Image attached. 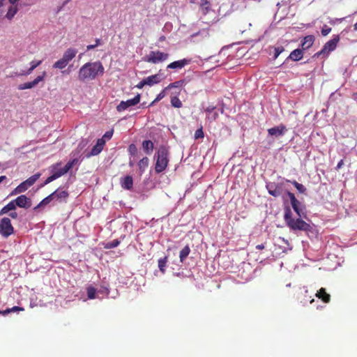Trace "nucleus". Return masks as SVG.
I'll list each match as a JSON object with an SVG mask.
<instances>
[{
	"instance_id": "nucleus-1",
	"label": "nucleus",
	"mask_w": 357,
	"mask_h": 357,
	"mask_svg": "<svg viewBox=\"0 0 357 357\" xmlns=\"http://www.w3.org/2000/svg\"><path fill=\"white\" fill-rule=\"evenodd\" d=\"M287 195L290 199L293 209L299 218L294 219L292 217L291 208L289 207H286L284 208V220L287 226L292 231H310L311 229L310 224L301 218L304 213L301 203L296 198L294 193L288 192Z\"/></svg>"
},
{
	"instance_id": "nucleus-2",
	"label": "nucleus",
	"mask_w": 357,
	"mask_h": 357,
	"mask_svg": "<svg viewBox=\"0 0 357 357\" xmlns=\"http://www.w3.org/2000/svg\"><path fill=\"white\" fill-rule=\"evenodd\" d=\"M104 67L101 62H88L83 65L78 72V79L81 82L93 80L98 75H102Z\"/></svg>"
},
{
	"instance_id": "nucleus-3",
	"label": "nucleus",
	"mask_w": 357,
	"mask_h": 357,
	"mask_svg": "<svg viewBox=\"0 0 357 357\" xmlns=\"http://www.w3.org/2000/svg\"><path fill=\"white\" fill-rule=\"evenodd\" d=\"M155 171L157 174L164 172L169 162V151L165 146H160L154 155Z\"/></svg>"
},
{
	"instance_id": "nucleus-4",
	"label": "nucleus",
	"mask_w": 357,
	"mask_h": 357,
	"mask_svg": "<svg viewBox=\"0 0 357 357\" xmlns=\"http://www.w3.org/2000/svg\"><path fill=\"white\" fill-rule=\"evenodd\" d=\"M169 57V54L160 51H151L146 56L145 61L151 63H158L167 60Z\"/></svg>"
},
{
	"instance_id": "nucleus-5",
	"label": "nucleus",
	"mask_w": 357,
	"mask_h": 357,
	"mask_svg": "<svg viewBox=\"0 0 357 357\" xmlns=\"http://www.w3.org/2000/svg\"><path fill=\"white\" fill-rule=\"evenodd\" d=\"M14 233V228L11 224V221L8 218H3L0 222V234L8 238Z\"/></svg>"
},
{
	"instance_id": "nucleus-6",
	"label": "nucleus",
	"mask_w": 357,
	"mask_h": 357,
	"mask_svg": "<svg viewBox=\"0 0 357 357\" xmlns=\"http://www.w3.org/2000/svg\"><path fill=\"white\" fill-rule=\"evenodd\" d=\"M340 40V37L338 35L334 36L333 38L328 41L322 48V50L318 52H317L314 56H319L322 54L329 53L331 51H333Z\"/></svg>"
},
{
	"instance_id": "nucleus-7",
	"label": "nucleus",
	"mask_w": 357,
	"mask_h": 357,
	"mask_svg": "<svg viewBox=\"0 0 357 357\" xmlns=\"http://www.w3.org/2000/svg\"><path fill=\"white\" fill-rule=\"evenodd\" d=\"M141 96L137 94L133 98L127 100L126 101H121L116 107V110L119 112L125 111L128 107L137 105L140 101Z\"/></svg>"
},
{
	"instance_id": "nucleus-8",
	"label": "nucleus",
	"mask_w": 357,
	"mask_h": 357,
	"mask_svg": "<svg viewBox=\"0 0 357 357\" xmlns=\"http://www.w3.org/2000/svg\"><path fill=\"white\" fill-rule=\"evenodd\" d=\"M52 195H53V205H54L55 203L66 202L69 197V193L66 190H60L59 189H57L52 193Z\"/></svg>"
},
{
	"instance_id": "nucleus-9",
	"label": "nucleus",
	"mask_w": 357,
	"mask_h": 357,
	"mask_svg": "<svg viewBox=\"0 0 357 357\" xmlns=\"http://www.w3.org/2000/svg\"><path fill=\"white\" fill-rule=\"evenodd\" d=\"M15 206H17L20 208H29L31 206V199L26 195H20L15 200Z\"/></svg>"
},
{
	"instance_id": "nucleus-10",
	"label": "nucleus",
	"mask_w": 357,
	"mask_h": 357,
	"mask_svg": "<svg viewBox=\"0 0 357 357\" xmlns=\"http://www.w3.org/2000/svg\"><path fill=\"white\" fill-rule=\"evenodd\" d=\"M105 144V140L103 139H98L96 144L91 149V151L86 155V158L98 155Z\"/></svg>"
},
{
	"instance_id": "nucleus-11",
	"label": "nucleus",
	"mask_w": 357,
	"mask_h": 357,
	"mask_svg": "<svg viewBox=\"0 0 357 357\" xmlns=\"http://www.w3.org/2000/svg\"><path fill=\"white\" fill-rule=\"evenodd\" d=\"M45 73H43V75L38 76L34 80L29 82H25L24 84H21L18 86L19 90H24V89H29L34 87L36 86L40 81H42L44 79V75Z\"/></svg>"
},
{
	"instance_id": "nucleus-12",
	"label": "nucleus",
	"mask_w": 357,
	"mask_h": 357,
	"mask_svg": "<svg viewBox=\"0 0 357 357\" xmlns=\"http://www.w3.org/2000/svg\"><path fill=\"white\" fill-rule=\"evenodd\" d=\"M191 62L190 59H183L181 60L175 61L169 63L167 68L170 69H181L185 66L190 64Z\"/></svg>"
},
{
	"instance_id": "nucleus-13",
	"label": "nucleus",
	"mask_w": 357,
	"mask_h": 357,
	"mask_svg": "<svg viewBox=\"0 0 357 357\" xmlns=\"http://www.w3.org/2000/svg\"><path fill=\"white\" fill-rule=\"evenodd\" d=\"M287 130L286 127L283 124L268 129V135L276 137L282 136Z\"/></svg>"
},
{
	"instance_id": "nucleus-14",
	"label": "nucleus",
	"mask_w": 357,
	"mask_h": 357,
	"mask_svg": "<svg viewBox=\"0 0 357 357\" xmlns=\"http://www.w3.org/2000/svg\"><path fill=\"white\" fill-rule=\"evenodd\" d=\"M121 186L125 190H131L133 187V179L131 176H126L121 178Z\"/></svg>"
},
{
	"instance_id": "nucleus-15",
	"label": "nucleus",
	"mask_w": 357,
	"mask_h": 357,
	"mask_svg": "<svg viewBox=\"0 0 357 357\" xmlns=\"http://www.w3.org/2000/svg\"><path fill=\"white\" fill-rule=\"evenodd\" d=\"M77 53V50L76 49L72 47L68 48L63 53L62 59L65 60L67 63H69L75 57Z\"/></svg>"
},
{
	"instance_id": "nucleus-16",
	"label": "nucleus",
	"mask_w": 357,
	"mask_h": 357,
	"mask_svg": "<svg viewBox=\"0 0 357 357\" xmlns=\"http://www.w3.org/2000/svg\"><path fill=\"white\" fill-rule=\"evenodd\" d=\"M314 36L312 35H308L303 38L301 44L303 50H307L312 46L314 42Z\"/></svg>"
},
{
	"instance_id": "nucleus-17",
	"label": "nucleus",
	"mask_w": 357,
	"mask_h": 357,
	"mask_svg": "<svg viewBox=\"0 0 357 357\" xmlns=\"http://www.w3.org/2000/svg\"><path fill=\"white\" fill-rule=\"evenodd\" d=\"M200 10L203 15H206L211 10V3L208 0H199L198 2Z\"/></svg>"
},
{
	"instance_id": "nucleus-18",
	"label": "nucleus",
	"mask_w": 357,
	"mask_h": 357,
	"mask_svg": "<svg viewBox=\"0 0 357 357\" xmlns=\"http://www.w3.org/2000/svg\"><path fill=\"white\" fill-rule=\"evenodd\" d=\"M303 56V50L301 49H296L291 52L287 59H291L294 61H298L302 59Z\"/></svg>"
},
{
	"instance_id": "nucleus-19",
	"label": "nucleus",
	"mask_w": 357,
	"mask_h": 357,
	"mask_svg": "<svg viewBox=\"0 0 357 357\" xmlns=\"http://www.w3.org/2000/svg\"><path fill=\"white\" fill-rule=\"evenodd\" d=\"M50 203H52V204L54 203L53 195H52V193L50 195H48L47 197H46L45 198H44L37 206H36L33 208V210L37 211V210L40 209V208L50 204Z\"/></svg>"
},
{
	"instance_id": "nucleus-20",
	"label": "nucleus",
	"mask_w": 357,
	"mask_h": 357,
	"mask_svg": "<svg viewBox=\"0 0 357 357\" xmlns=\"http://www.w3.org/2000/svg\"><path fill=\"white\" fill-rule=\"evenodd\" d=\"M29 188L27 184H26L25 181L21 183L19 185H17L10 193L11 196L22 193L25 192Z\"/></svg>"
},
{
	"instance_id": "nucleus-21",
	"label": "nucleus",
	"mask_w": 357,
	"mask_h": 357,
	"mask_svg": "<svg viewBox=\"0 0 357 357\" xmlns=\"http://www.w3.org/2000/svg\"><path fill=\"white\" fill-rule=\"evenodd\" d=\"M316 296L321 299L324 303H328L331 299V296L328 294L326 293V289L324 288H321L317 293L316 294Z\"/></svg>"
},
{
	"instance_id": "nucleus-22",
	"label": "nucleus",
	"mask_w": 357,
	"mask_h": 357,
	"mask_svg": "<svg viewBox=\"0 0 357 357\" xmlns=\"http://www.w3.org/2000/svg\"><path fill=\"white\" fill-rule=\"evenodd\" d=\"M142 148L146 154L150 155L153 150L154 145H153V143L152 142V141L144 140L142 142Z\"/></svg>"
},
{
	"instance_id": "nucleus-23",
	"label": "nucleus",
	"mask_w": 357,
	"mask_h": 357,
	"mask_svg": "<svg viewBox=\"0 0 357 357\" xmlns=\"http://www.w3.org/2000/svg\"><path fill=\"white\" fill-rule=\"evenodd\" d=\"M15 208H16V207H15V201L12 200L11 202H10L8 204H6L4 207H3L1 208V210L0 211V215L6 214L10 211L15 210Z\"/></svg>"
},
{
	"instance_id": "nucleus-24",
	"label": "nucleus",
	"mask_w": 357,
	"mask_h": 357,
	"mask_svg": "<svg viewBox=\"0 0 357 357\" xmlns=\"http://www.w3.org/2000/svg\"><path fill=\"white\" fill-rule=\"evenodd\" d=\"M266 188L268 189V193L275 197H279L281 194L280 189L278 187L274 188L273 184L267 185Z\"/></svg>"
},
{
	"instance_id": "nucleus-25",
	"label": "nucleus",
	"mask_w": 357,
	"mask_h": 357,
	"mask_svg": "<svg viewBox=\"0 0 357 357\" xmlns=\"http://www.w3.org/2000/svg\"><path fill=\"white\" fill-rule=\"evenodd\" d=\"M146 82V84L149 86H152L155 84H158L160 82V79L158 75H153L147 77L144 79Z\"/></svg>"
},
{
	"instance_id": "nucleus-26",
	"label": "nucleus",
	"mask_w": 357,
	"mask_h": 357,
	"mask_svg": "<svg viewBox=\"0 0 357 357\" xmlns=\"http://www.w3.org/2000/svg\"><path fill=\"white\" fill-rule=\"evenodd\" d=\"M149 162V158L147 157H144L142 159H141L139 161L138 167H139V171H140L141 174L144 172L146 169L148 167Z\"/></svg>"
},
{
	"instance_id": "nucleus-27",
	"label": "nucleus",
	"mask_w": 357,
	"mask_h": 357,
	"mask_svg": "<svg viewBox=\"0 0 357 357\" xmlns=\"http://www.w3.org/2000/svg\"><path fill=\"white\" fill-rule=\"evenodd\" d=\"M190 252V248L188 245H185L180 252L179 258L181 262L187 258Z\"/></svg>"
},
{
	"instance_id": "nucleus-28",
	"label": "nucleus",
	"mask_w": 357,
	"mask_h": 357,
	"mask_svg": "<svg viewBox=\"0 0 357 357\" xmlns=\"http://www.w3.org/2000/svg\"><path fill=\"white\" fill-rule=\"evenodd\" d=\"M167 261L168 256H165L163 258H160L158 259V268L162 273H165V267Z\"/></svg>"
},
{
	"instance_id": "nucleus-29",
	"label": "nucleus",
	"mask_w": 357,
	"mask_h": 357,
	"mask_svg": "<svg viewBox=\"0 0 357 357\" xmlns=\"http://www.w3.org/2000/svg\"><path fill=\"white\" fill-rule=\"evenodd\" d=\"M40 175L41 174L40 173H36L28 178L24 181L26 182V184H27V185H29L30 188L36 182V181L40 178Z\"/></svg>"
},
{
	"instance_id": "nucleus-30",
	"label": "nucleus",
	"mask_w": 357,
	"mask_h": 357,
	"mask_svg": "<svg viewBox=\"0 0 357 357\" xmlns=\"http://www.w3.org/2000/svg\"><path fill=\"white\" fill-rule=\"evenodd\" d=\"M68 64V63H67L65 60L61 58L54 63L53 68L57 69H63L67 66Z\"/></svg>"
},
{
	"instance_id": "nucleus-31",
	"label": "nucleus",
	"mask_w": 357,
	"mask_h": 357,
	"mask_svg": "<svg viewBox=\"0 0 357 357\" xmlns=\"http://www.w3.org/2000/svg\"><path fill=\"white\" fill-rule=\"evenodd\" d=\"M185 84V81L184 79H181L173 83L169 84L165 89H171L172 88H178L183 86Z\"/></svg>"
},
{
	"instance_id": "nucleus-32",
	"label": "nucleus",
	"mask_w": 357,
	"mask_h": 357,
	"mask_svg": "<svg viewBox=\"0 0 357 357\" xmlns=\"http://www.w3.org/2000/svg\"><path fill=\"white\" fill-rule=\"evenodd\" d=\"M17 8L16 6H10L6 13V17L8 19V20H12L13 17L15 16V15L17 13Z\"/></svg>"
},
{
	"instance_id": "nucleus-33",
	"label": "nucleus",
	"mask_w": 357,
	"mask_h": 357,
	"mask_svg": "<svg viewBox=\"0 0 357 357\" xmlns=\"http://www.w3.org/2000/svg\"><path fill=\"white\" fill-rule=\"evenodd\" d=\"M41 63L42 61H32L30 63L31 67L29 68V69L22 75H29L36 68L40 66Z\"/></svg>"
},
{
	"instance_id": "nucleus-34",
	"label": "nucleus",
	"mask_w": 357,
	"mask_h": 357,
	"mask_svg": "<svg viewBox=\"0 0 357 357\" xmlns=\"http://www.w3.org/2000/svg\"><path fill=\"white\" fill-rule=\"evenodd\" d=\"M171 105L172 107L176 108H181L183 106L182 102L177 96L172 97Z\"/></svg>"
},
{
	"instance_id": "nucleus-35",
	"label": "nucleus",
	"mask_w": 357,
	"mask_h": 357,
	"mask_svg": "<svg viewBox=\"0 0 357 357\" xmlns=\"http://www.w3.org/2000/svg\"><path fill=\"white\" fill-rule=\"evenodd\" d=\"M68 171H69V169L65 165L64 167L56 170L53 174H54L55 176H56V178H58L60 176L66 174Z\"/></svg>"
},
{
	"instance_id": "nucleus-36",
	"label": "nucleus",
	"mask_w": 357,
	"mask_h": 357,
	"mask_svg": "<svg viewBox=\"0 0 357 357\" xmlns=\"http://www.w3.org/2000/svg\"><path fill=\"white\" fill-rule=\"evenodd\" d=\"M291 183L294 185V187L297 189V190L301 193H305L306 191L305 187L301 184L298 183L296 181L291 182Z\"/></svg>"
},
{
	"instance_id": "nucleus-37",
	"label": "nucleus",
	"mask_w": 357,
	"mask_h": 357,
	"mask_svg": "<svg viewBox=\"0 0 357 357\" xmlns=\"http://www.w3.org/2000/svg\"><path fill=\"white\" fill-rule=\"evenodd\" d=\"M87 296L89 299H93L96 297V289L93 287H89L86 289Z\"/></svg>"
},
{
	"instance_id": "nucleus-38",
	"label": "nucleus",
	"mask_w": 357,
	"mask_h": 357,
	"mask_svg": "<svg viewBox=\"0 0 357 357\" xmlns=\"http://www.w3.org/2000/svg\"><path fill=\"white\" fill-rule=\"evenodd\" d=\"M167 89H165V88L159 93L158 94L157 97L155 98V100L149 105V106H152L153 105L155 102L160 101V100H162L163 98L165 97L166 96V93H165V91Z\"/></svg>"
},
{
	"instance_id": "nucleus-39",
	"label": "nucleus",
	"mask_w": 357,
	"mask_h": 357,
	"mask_svg": "<svg viewBox=\"0 0 357 357\" xmlns=\"http://www.w3.org/2000/svg\"><path fill=\"white\" fill-rule=\"evenodd\" d=\"M204 135L203 129H202V127H201L200 128L197 129L195 131V139H202V138H204Z\"/></svg>"
},
{
	"instance_id": "nucleus-40",
	"label": "nucleus",
	"mask_w": 357,
	"mask_h": 357,
	"mask_svg": "<svg viewBox=\"0 0 357 357\" xmlns=\"http://www.w3.org/2000/svg\"><path fill=\"white\" fill-rule=\"evenodd\" d=\"M120 243V241L117 239H115L107 244L105 246L106 248H114L117 247Z\"/></svg>"
},
{
	"instance_id": "nucleus-41",
	"label": "nucleus",
	"mask_w": 357,
	"mask_h": 357,
	"mask_svg": "<svg viewBox=\"0 0 357 357\" xmlns=\"http://www.w3.org/2000/svg\"><path fill=\"white\" fill-rule=\"evenodd\" d=\"M79 162V159L78 158H73V160H70L69 162H68L66 165V166L69 169V170L70 169H72L74 165H75L76 164H77Z\"/></svg>"
},
{
	"instance_id": "nucleus-42",
	"label": "nucleus",
	"mask_w": 357,
	"mask_h": 357,
	"mask_svg": "<svg viewBox=\"0 0 357 357\" xmlns=\"http://www.w3.org/2000/svg\"><path fill=\"white\" fill-rule=\"evenodd\" d=\"M113 132H114V130H108L107 131L104 135L102 136V137L101 139H103L105 140V142L107 140H109L112 137V135H113Z\"/></svg>"
},
{
	"instance_id": "nucleus-43",
	"label": "nucleus",
	"mask_w": 357,
	"mask_h": 357,
	"mask_svg": "<svg viewBox=\"0 0 357 357\" xmlns=\"http://www.w3.org/2000/svg\"><path fill=\"white\" fill-rule=\"evenodd\" d=\"M284 51V48L282 46H279L275 48L274 58L276 59L278 56Z\"/></svg>"
},
{
	"instance_id": "nucleus-44",
	"label": "nucleus",
	"mask_w": 357,
	"mask_h": 357,
	"mask_svg": "<svg viewBox=\"0 0 357 357\" xmlns=\"http://www.w3.org/2000/svg\"><path fill=\"white\" fill-rule=\"evenodd\" d=\"M331 31V28L328 26L327 25H324L321 29V34L324 36H327Z\"/></svg>"
},
{
	"instance_id": "nucleus-45",
	"label": "nucleus",
	"mask_w": 357,
	"mask_h": 357,
	"mask_svg": "<svg viewBox=\"0 0 357 357\" xmlns=\"http://www.w3.org/2000/svg\"><path fill=\"white\" fill-rule=\"evenodd\" d=\"M100 39L96 38V43H93V45H89L86 46L87 50H91L92 49H94L95 47H98L99 45H100Z\"/></svg>"
},
{
	"instance_id": "nucleus-46",
	"label": "nucleus",
	"mask_w": 357,
	"mask_h": 357,
	"mask_svg": "<svg viewBox=\"0 0 357 357\" xmlns=\"http://www.w3.org/2000/svg\"><path fill=\"white\" fill-rule=\"evenodd\" d=\"M137 147L134 144H131L128 146V151L131 155H135L137 153Z\"/></svg>"
},
{
	"instance_id": "nucleus-47",
	"label": "nucleus",
	"mask_w": 357,
	"mask_h": 357,
	"mask_svg": "<svg viewBox=\"0 0 357 357\" xmlns=\"http://www.w3.org/2000/svg\"><path fill=\"white\" fill-rule=\"evenodd\" d=\"M8 311H9V313L10 312H20V311H24V309L22 307H18V306H14L11 308H8Z\"/></svg>"
},
{
	"instance_id": "nucleus-48",
	"label": "nucleus",
	"mask_w": 357,
	"mask_h": 357,
	"mask_svg": "<svg viewBox=\"0 0 357 357\" xmlns=\"http://www.w3.org/2000/svg\"><path fill=\"white\" fill-rule=\"evenodd\" d=\"M55 179H56V176H55L54 174H53L52 175L47 178L43 185H47Z\"/></svg>"
},
{
	"instance_id": "nucleus-49",
	"label": "nucleus",
	"mask_w": 357,
	"mask_h": 357,
	"mask_svg": "<svg viewBox=\"0 0 357 357\" xmlns=\"http://www.w3.org/2000/svg\"><path fill=\"white\" fill-rule=\"evenodd\" d=\"M145 85H146V84L145 79H144L136 85V87L138 89H142Z\"/></svg>"
},
{
	"instance_id": "nucleus-50",
	"label": "nucleus",
	"mask_w": 357,
	"mask_h": 357,
	"mask_svg": "<svg viewBox=\"0 0 357 357\" xmlns=\"http://www.w3.org/2000/svg\"><path fill=\"white\" fill-rule=\"evenodd\" d=\"M218 116V114L217 112H215L213 114V115L211 116H208V119H210L211 121H215Z\"/></svg>"
},
{
	"instance_id": "nucleus-51",
	"label": "nucleus",
	"mask_w": 357,
	"mask_h": 357,
	"mask_svg": "<svg viewBox=\"0 0 357 357\" xmlns=\"http://www.w3.org/2000/svg\"><path fill=\"white\" fill-rule=\"evenodd\" d=\"M344 165V161H343V160H341L337 163V166H336V168H335V169H336L337 170L340 169L342 167V165Z\"/></svg>"
},
{
	"instance_id": "nucleus-52",
	"label": "nucleus",
	"mask_w": 357,
	"mask_h": 357,
	"mask_svg": "<svg viewBox=\"0 0 357 357\" xmlns=\"http://www.w3.org/2000/svg\"><path fill=\"white\" fill-rule=\"evenodd\" d=\"M9 314V311L8 309L5 310H0V314H2L3 316H6L7 314Z\"/></svg>"
},
{
	"instance_id": "nucleus-53",
	"label": "nucleus",
	"mask_w": 357,
	"mask_h": 357,
	"mask_svg": "<svg viewBox=\"0 0 357 357\" xmlns=\"http://www.w3.org/2000/svg\"><path fill=\"white\" fill-rule=\"evenodd\" d=\"M9 215L13 218V219H15L17 218V213L16 212H11Z\"/></svg>"
},
{
	"instance_id": "nucleus-54",
	"label": "nucleus",
	"mask_w": 357,
	"mask_h": 357,
	"mask_svg": "<svg viewBox=\"0 0 357 357\" xmlns=\"http://www.w3.org/2000/svg\"><path fill=\"white\" fill-rule=\"evenodd\" d=\"M264 248H265V247H264V244H259V245H257L256 246V248H257V250H263V249H264Z\"/></svg>"
},
{
	"instance_id": "nucleus-55",
	"label": "nucleus",
	"mask_w": 357,
	"mask_h": 357,
	"mask_svg": "<svg viewBox=\"0 0 357 357\" xmlns=\"http://www.w3.org/2000/svg\"><path fill=\"white\" fill-rule=\"evenodd\" d=\"M84 146H85L84 144H82L81 143H80V144H79V145H78V146H77V149H79V151L80 150H82V149L84 147Z\"/></svg>"
},
{
	"instance_id": "nucleus-56",
	"label": "nucleus",
	"mask_w": 357,
	"mask_h": 357,
	"mask_svg": "<svg viewBox=\"0 0 357 357\" xmlns=\"http://www.w3.org/2000/svg\"><path fill=\"white\" fill-rule=\"evenodd\" d=\"M6 179V176H0V183L3 181L4 180Z\"/></svg>"
},
{
	"instance_id": "nucleus-57",
	"label": "nucleus",
	"mask_w": 357,
	"mask_h": 357,
	"mask_svg": "<svg viewBox=\"0 0 357 357\" xmlns=\"http://www.w3.org/2000/svg\"><path fill=\"white\" fill-rule=\"evenodd\" d=\"M213 109H214V107H212V108L207 107L206 109V112L211 113Z\"/></svg>"
},
{
	"instance_id": "nucleus-58",
	"label": "nucleus",
	"mask_w": 357,
	"mask_h": 357,
	"mask_svg": "<svg viewBox=\"0 0 357 357\" xmlns=\"http://www.w3.org/2000/svg\"><path fill=\"white\" fill-rule=\"evenodd\" d=\"M18 0H9V1L13 4L15 3Z\"/></svg>"
},
{
	"instance_id": "nucleus-59",
	"label": "nucleus",
	"mask_w": 357,
	"mask_h": 357,
	"mask_svg": "<svg viewBox=\"0 0 357 357\" xmlns=\"http://www.w3.org/2000/svg\"><path fill=\"white\" fill-rule=\"evenodd\" d=\"M354 29L356 31H357V22L354 24Z\"/></svg>"
},
{
	"instance_id": "nucleus-60",
	"label": "nucleus",
	"mask_w": 357,
	"mask_h": 357,
	"mask_svg": "<svg viewBox=\"0 0 357 357\" xmlns=\"http://www.w3.org/2000/svg\"><path fill=\"white\" fill-rule=\"evenodd\" d=\"M129 165H130V167L133 166V162H132V161H130V162H129Z\"/></svg>"
},
{
	"instance_id": "nucleus-61",
	"label": "nucleus",
	"mask_w": 357,
	"mask_h": 357,
	"mask_svg": "<svg viewBox=\"0 0 357 357\" xmlns=\"http://www.w3.org/2000/svg\"><path fill=\"white\" fill-rule=\"evenodd\" d=\"M3 0H0V7L3 5Z\"/></svg>"
},
{
	"instance_id": "nucleus-62",
	"label": "nucleus",
	"mask_w": 357,
	"mask_h": 357,
	"mask_svg": "<svg viewBox=\"0 0 357 357\" xmlns=\"http://www.w3.org/2000/svg\"><path fill=\"white\" fill-rule=\"evenodd\" d=\"M334 23H335V20L330 21V24H334Z\"/></svg>"
}]
</instances>
